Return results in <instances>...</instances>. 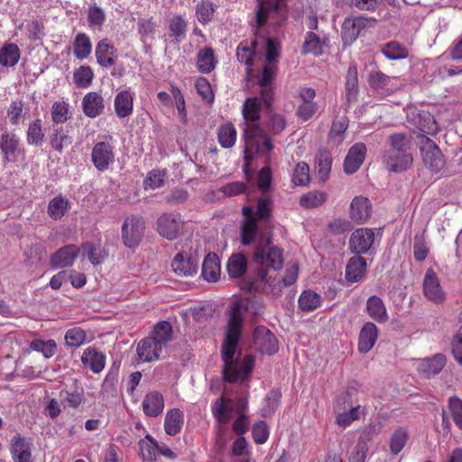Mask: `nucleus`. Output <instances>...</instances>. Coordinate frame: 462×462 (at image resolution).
I'll return each mask as SVG.
<instances>
[{
    "instance_id": "obj_22",
    "label": "nucleus",
    "mask_w": 462,
    "mask_h": 462,
    "mask_svg": "<svg viewBox=\"0 0 462 462\" xmlns=\"http://www.w3.org/2000/svg\"><path fill=\"white\" fill-rule=\"evenodd\" d=\"M81 362L85 367L89 368L93 373H100L106 365V356L94 346L86 348L81 356Z\"/></svg>"
},
{
    "instance_id": "obj_52",
    "label": "nucleus",
    "mask_w": 462,
    "mask_h": 462,
    "mask_svg": "<svg viewBox=\"0 0 462 462\" xmlns=\"http://www.w3.org/2000/svg\"><path fill=\"white\" fill-rule=\"evenodd\" d=\"M383 54L389 60H402L408 57V50L397 42H388L382 49Z\"/></svg>"
},
{
    "instance_id": "obj_30",
    "label": "nucleus",
    "mask_w": 462,
    "mask_h": 462,
    "mask_svg": "<svg viewBox=\"0 0 462 462\" xmlns=\"http://www.w3.org/2000/svg\"><path fill=\"white\" fill-rule=\"evenodd\" d=\"M116 49L106 39L100 41L96 47L97 63L102 67H111L115 64Z\"/></svg>"
},
{
    "instance_id": "obj_45",
    "label": "nucleus",
    "mask_w": 462,
    "mask_h": 462,
    "mask_svg": "<svg viewBox=\"0 0 462 462\" xmlns=\"http://www.w3.org/2000/svg\"><path fill=\"white\" fill-rule=\"evenodd\" d=\"M247 261L242 254H233L226 264L227 273L232 278L242 276L245 273Z\"/></svg>"
},
{
    "instance_id": "obj_8",
    "label": "nucleus",
    "mask_w": 462,
    "mask_h": 462,
    "mask_svg": "<svg viewBox=\"0 0 462 462\" xmlns=\"http://www.w3.org/2000/svg\"><path fill=\"white\" fill-rule=\"evenodd\" d=\"M422 161L431 171L438 172L445 166V160L438 145L428 136L419 137Z\"/></svg>"
},
{
    "instance_id": "obj_57",
    "label": "nucleus",
    "mask_w": 462,
    "mask_h": 462,
    "mask_svg": "<svg viewBox=\"0 0 462 462\" xmlns=\"http://www.w3.org/2000/svg\"><path fill=\"white\" fill-rule=\"evenodd\" d=\"M367 452L368 439L365 437H360L356 445L351 451L348 462H365Z\"/></svg>"
},
{
    "instance_id": "obj_9",
    "label": "nucleus",
    "mask_w": 462,
    "mask_h": 462,
    "mask_svg": "<svg viewBox=\"0 0 462 462\" xmlns=\"http://www.w3.org/2000/svg\"><path fill=\"white\" fill-rule=\"evenodd\" d=\"M145 226L141 217L131 216L125 219L122 226V240L128 248L136 247L143 239Z\"/></svg>"
},
{
    "instance_id": "obj_25",
    "label": "nucleus",
    "mask_w": 462,
    "mask_h": 462,
    "mask_svg": "<svg viewBox=\"0 0 462 462\" xmlns=\"http://www.w3.org/2000/svg\"><path fill=\"white\" fill-rule=\"evenodd\" d=\"M366 261L360 255L353 256L346 266V279L349 282L361 281L366 273Z\"/></svg>"
},
{
    "instance_id": "obj_51",
    "label": "nucleus",
    "mask_w": 462,
    "mask_h": 462,
    "mask_svg": "<svg viewBox=\"0 0 462 462\" xmlns=\"http://www.w3.org/2000/svg\"><path fill=\"white\" fill-rule=\"evenodd\" d=\"M393 79V78L386 76L383 72L374 70L370 73L368 81L371 88L376 90L389 91L393 90L391 86Z\"/></svg>"
},
{
    "instance_id": "obj_54",
    "label": "nucleus",
    "mask_w": 462,
    "mask_h": 462,
    "mask_svg": "<svg viewBox=\"0 0 462 462\" xmlns=\"http://www.w3.org/2000/svg\"><path fill=\"white\" fill-rule=\"evenodd\" d=\"M281 397L282 394L279 391H270L264 399V405L261 410L262 416L268 417L273 414L279 406Z\"/></svg>"
},
{
    "instance_id": "obj_40",
    "label": "nucleus",
    "mask_w": 462,
    "mask_h": 462,
    "mask_svg": "<svg viewBox=\"0 0 462 462\" xmlns=\"http://www.w3.org/2000/svg\"><path fill=\"white\" fill-rule=\"evenodd\" d=\"M257 40L252 42H242L237 46L236 57L240 62L251 66L253 64V59L256 56Z\"/></svg>"
},
{
    "instance_id": "obj_15",
    "label": "nucleus",
    "mask_w": 462,
    "mask_h": 462,
    "mask_svg": "<svg viewBox=\"0 0 462 462\" xmlns=\"http://www.w3.org/2000/svg\"><path fill=\"white\" fill-rule=\"evenodd\" d=\"M414 365L419 374L429 379L443 369L446 365V356L442 354H436L430 357L418 359Z\"/></svg>"
},
{
    "instance_id": "obj_60",
    "label": "nucleus",
    "mask_w": 462,
    "mask_h": 462,
    "mask_svg": "<svg viewBox=\"0 0 462 462\" xmlns=\"http://www.w3.org/2000/svg\"><path fill=\"white\" fill-rule=\"evenodd\" d=\"M86 337V332L80 328H70L65 334L66 344L71 347L80 346L85 342Z\"/></svg>"
},
{
    "instance_id": "obj_41",
    "label": "nucleus",
    "mask_w": 462,
    "mask_h": 462,
    "mask_svg": "<svg viewBox=\"0 0 462 462\" xmlns=\"http://www.w3.org/2000/svg\"><path fill=\"white\" fill-rule=\"evenodd\" d=\"M69 201L62 196H57L50 200L48 215L53 220L60 219L69 208Z\"/></svg>"
},
{
    "instance_id": "obj_42",
    "label": "nucleus",
    "mask_w": 462,
    "mask_h": 462,
    "mask_svg": "<svg viewBox=\"0 0 462 462\" xmlns=\"http://www.w3.org/2000/svg\"><path fill=\"white\" fill-rule=\"evenodd\" d=\"M316 169L320 180H328L332 165V159L328 152L319 151L315 158Z\"/></svg>"
},
{
    "instance_id": "obj_16",
    "label": "nucleus",
    "mask_w": 462,
    "mask_h": 462,
    "mask_svg": "<svg viewBox=\"0 0 462 462\" xmlns=\"http://www.w3.org/2000/svg\"><path fill=\"white\" fill-rule=\"evenodd\" d=\"M254 341L258 350L266 355L278 351V344L274 335L265 327H257L254 332Z\"/></svg>"
},
{
    "instance_id": "obj_46",
    "label": "nucleus",
    "mask_w": 462,
    "mask_h": 462,
    "mask_svg": "<svg viewBox=\"0 0 462 462\" xmlns=\"http://www.w3.org/2000/svg\"><path fill=\"white\" fill-rule=\"evenodd\" d=\"M20 58V50L14 43L5 44L0 49V64L5 67L14 66Z\"/></svg>"
},
{
    "instance_id": "obj_59",
    "label": "nucleus",
    "mask_w": 462,
    "mask_h": 462,
    "mask_svg": "<svg viewBox=\"0 0 462 462\" xmlns=\"http://www.w3.org/2000/svg\"><path fill=\"white\" fill-rule=\"evenodd\" d=\"M46 249L41 244L32 245L24 251L25 261L27 262V264L40 263L42 258L46 256Z\"/></svg>"
},
{
    "instance_id": "obj_23",
    "label": "nucleus",
    "mask_w": 462,
    "mask_h": 462,
    "mask_svg": "<svg viewBox=\"0 0 462 462\" xmlns=\"http://www.w3.org/2000/svg\"><path fill=\"white\" fill-rule=\"evenodd\" d=\"M162 347L151 337L142 339L136 348L139 358L145 362H152L160 357Z\"/></svg>"
},
{
    "instance_id": "obj_34",
    "label": "nucleus",
    "mask_w": 462,
    "mask_h": 462,
    "mask_svg": "<svg viewBox=\"0 0 462 462\" xmlns=\"http://www.w3.org/2000/svg\"><path fill=\"white\" fill-rule=\"evenodd\" d=\"M183 424V412L179 409L170 410L165 416L164 429L168 435L178 434Z\"/></svg>"
},
{
    "instance_id": "obj_53",
    "label": "nucleus",
    "mask_w": 462,
    "mask_h": 462,
    "mask_svg": "<svg viewBox=\"0 0 462 462\" xmlns=\"http://www.w3.org/2000/svg\"><path fill=\"white\" fill-rule=\"evenodd\" d=\"M358 92V77L356 66H350L346 77V93L348 101L356 98Z\"/></svg>"
},
{
    "instance_id": "obj_64",
    "label": "nucleus",
    "mask_w": 462,
    "mask_h": 462,
    "mask_svg": "<svg viewBox=\"0 0 462 462\" xmlns=\"http://www.w3.org/2000/svg\"><path fill=\"white\" fill-rule=\"evenodd\" d=\"M448 410L457 427L462 430V400L457 397L449 398Z\"/></svg>"
},
{
    "instance_id": "obj_32",
    "label": "nucleus",
    "mask_w": 462,
    "mask_h": 462,
    "mask_svg": "<svg viewBox=\"0 0 462 462\" xmlns=\"http://www.w3.org/2000/svg\"><path fill=\"white\" fill-rule=\"evenodd\" d=\"M171 267L174 273L180 276H191L198 270V264L191 258H185L182 254H178L174 257Z\"/></svg>"
},
{
    "instance_id": "obj_6",
    "label": "nucleus",
    "mask_w": 462,
    "mask_h": 462,
    "mask_svg": "<svg viewBox=\"0 0 462 462\" xmlns=\"http://www.w3.org/2000/svg\"><path fill=\"white\" fill-rule=\"evenodd\" d=\"M254 242H257L254 254L255 263H266L274 270L282 268L283 264L282 250L275 245H271L269 236L260 235Z\"/></svg>"
},
{
    "instance_id": "obj_55",
    "label": "nucleus",
    "mask_w": 462,
    "mask_h": 462,
    "mask_svg": "<svg viewBox=\"0 0 462 462\" xmlns=\"http://www.w3.org/2000/svg\"><path fill=\"white\" fill-rule=\"evenodd\" d=\"M44 139V133L42 128L41 119H36L32 122L27 130V142L30 144L39 146L42 143Z\"/></svg>"
},
{
    "instance_id": "obj_3",
    "label": "nucleus",
    "mask_w": 462,
    "mask_h": 462,
    "mask_svg": "<svg viewBox=\"0 0 462 462\" xmlns=\"http://www.w3.org/2000/svg\"><path fill=\"white\" fill-rule=\"evenodd\" d=\"M248 406L246 396L236 398H224L217 400L213 406V414L221 423H226L233 417H236L233 423V430L237 434H244L249 427L248 417L245 411Z\"/></svg>"
},
{
    "instance_id": "obj_11",
    "label": "nucleus",
    "mask_w": 462,
    "mask_h": 462,
    "mask_svg": "<svg viewBox=\"0 0 462 462\" xmlns=\"http://www.w3.org/2000/svg\"><path fill=\"white\" fill-rule=\"evenodd\" d=\"M423 294L430 301L440 304L446 300V293L440 285L437 273L428 269L423 278Z\"/></svg>"
},
{
    "instance_id": "obj_17",
    "label": "nucleus",
    "mask_w": 462,
    "mask_h": 462,
    "mask_svg": "<svg viewBox=\"0 0 462 462\" xmlns=\"http://www.w3.org/2000/svg\"><path fill=\"white\" fill-rule=\"evenodd\" d=\"M372 206L369 199L364 196L355 197L349 207L350 218L357 223L363 224L371 217Z\"/></svg>"
},
{
    "instance_id": "obj_38",
    "label": "nucleus",
    "mask_w": 462,
    "mask_h": 462,
    "mask_svg": "<svg viewBox=\"0 0 462 462\" xmlns=\"http://www.w3.org/2000/svg\"><path fill=\"white\" fill-rule=\"evenodd\" d=\"M19 140L15 134L5 131L0 137V149L7 161L15 155Z\"/></svg>"
},
{
    "instance_id": "obj_48",
    "label": "nucleus",
    "mask_w": 462,
    "mask_h": 462,
    "mask_svg": "<svg viewBox=\"0 0 462 462\" xmlns=\"http://www.w3.org/2000/svg\"><path fill=\"white\" fill-rule=\"evenodd\" d=\"M218 142L224 148L232 147L236 141V130L233 124L226 123L218 129Z\"/></svg>"
},
{
    "instance_id": "obj_7",
    "label": "nucleus",
    "mask_w": 462,
    "mask_h": 462,
    "mask_svg": "<svg viewBox=\"0 0 462 462\" xmlns=\"http://www.w3.org/2000/svg\"><path fill=\"white\" fill-rule=\"evenodd\" d=\"M286 19L284 0H257L256 23L263 26L270 21L278 24Z\"/></svg>"
},
{
    "instance_id": "obj_12",
    "label": "nucleus",
    "mask_w": 462,
    "mask_h": 462,
    "mask_svg": "<svg viewBox=\"0 0 462 462\" xmlns=\"http://www.w3.org/2000/svg\"><path fill=\"white\" fill-rule=\"evenodd\" d=\"M374 242V232L371 228L362 227L355 230L349 239V248L356 254H366Z\"/></svg>"
},
{
    "instance_id": "obj_13",
    "label": "nucleus",
    "mask_w": 462,
    "mask_h": 462,
    "mask_svg": "<svg viewBox=\"0 0 462 462\" xmlns=\"http://www.w3.org/2000/svg\"><path fill=\"white\" fill-rule=\"evenodd\" d=\"M183 222L180 215L164 213L157 220V230L163 237L173 240L178 237Z\"/></svg>"
},
{
    "instance_id": "obj_26",
    "label": "nucleus",
    "mask_w": 462,
    "mask_h": 462,
    "mask_svg": "<svg viewBox=\"0 0 462 462\" xmlns=\"http://www.w3.org/2000/svg\"><path fill=\"white\" fill-rule=\"evenodd\" d=\"M143 411L146 416L157 417L164 407V400L161 393L157 391L147 393L142 403Z\"/></svg>"
},
{
    "instance_id": "obj_10",
    "label": "nucleus",
    "mask_w": 462,
    "mask_h": 462,
    "mask_svg": "<svg viewBox=\"0 0 462 462\" xmlns=\"http://www.w3.org/2000/svg\"><path fill=\"white\" fill-rule=\"evenodd\" d=\"M91 161L97 171L108 170L115 162L114 146L107 142H97L92 149Z\"/></svg>"
},
{
    "instance_id": "obj_28",
    "label": "nucleus",
    "mask_w": 462,
    "mask_h": 462,
    "mask_svg": "<svg viewBox=\"0 0 462 462\" xmlns=\"http://www.w3.org/2000/svg\"><path fill=\"white\" fill-rule=\"evenodd\" d=\"M11 452L14 462H31V445L19 434L12 439Z\"/></svg>"
},
{
    "instance_id": "obj_39",
    "label": "nucleus",
    "mask_w": 462,
    "mask_h": 462,
    "mask_svg": "<svg viewBox=\"0 0 462 462\" xmlns=\"http://www.w3.org/2000/svg\"><path fill=\"white\" fill-rule=\"evenodd\" d=\"M220 276V261L216 254H208L204 258V280L216 282Z\"/></svg>"
},
{
    "instance_id": "obj_33",
    "label": "nucleus",
    "mask_w": 462,
    "mask_h": 462,
    "mask_svg": "<svg viewBox=\"0 0 462 462\" xmlns=\"http://www.w3.org/2000/svg\"><path fill=\"white\" fill-rule=\"evenodd\" d=\"M115 109L118 117L124 118L133 112V96L128 90L120 91L115 98Z\"/></svg>"
},
{
    "instance_id": "obj_20",
    "label": "nucleus",
    "mask_w": 462,
    "mask_h": 462,
    "mask_svg": "<svg viewBox=\"0 0 462 462\" xmlns=\"http://www.w3.org/2000/svg\"><path fill=\"white\" fill-rule=\"evenodd\" d=\"M366 153V147L364 143H358L353 145L345 159L344 170L346 173L356 172L363 163Z\"/></svg>"
},
{
    "instance_id": "obj_29",
    "label": "nucleus",
    "mask_w": 462,
    "mask_h": 462,
    "mask_svg": "<svg viewBox=\"0 0 462 462\" xmlns=\"http://www.w3.org/2000/svg\"><path fill=\"white\" fill-rule=\"evenodd\" d=\"M412 121L416 127L425 134H436L439 132V126L435 118L429 112L420 111L412 114Z\"/></svg>"
},
{
    "instance_id": "obj_47",
    "label": "nucleus",
    "mask_w": 462,
    "mask_h": 462,
    "mask_svg": "<svg viewBox=\"0 0 462 462\" xmlns=\"http://www.w3.org/2000/svg\"><path fill=\"white\" fill-rule=\"evenodd\" d=\"M321 304L319 294L312 291H304L299 298V307L303 311H312L318 309Z\"/></svg>"
},
{
    "instance_id": "obj_18",
    "label": "nucleus",
    "mask_w": 462,
    "mask_h": 462,
    "mask_svg": "<svg viewBox=\"0 0 462 462\" xmlns=\"http://www.w3.org/2000/svg\"><path fill=\"white\" fill-rule=\"evenodd\" d=\"M383 161L392 171H403L412 163V156L408 152L386 151Z\"/></svg>"
},
{
    "instance_id": "obj_27",
    "label": "nucleus",
    "mask_w": 462,
    "mask_h": 462,
    "mask_svg": "<svg viewBox=\"0 0 462 462\" xmlns=\"http://www.w3.org/2000/svg\"><path fill=\"white\" fill-rule=\"evenodd\" d=\"M366 414L365 406L356 405L347 411H337L336 413L335 423L341 428L349 427L354 421L359 420Z\"/></svg>"
},
{
    "instance_id": "obj_2",
    "label": "nucleus",
    "mask_w": 462,
    "mask_h": 462,
    "mask_svg": "<svg viewBox=\"0 0 462 462\" xmlns=\"http://www.w3.org/2000/svg\"><path fill=\"white\" fill-rule=\"evenodd\" d=\"M262 101L259 97L246 98L243 105V140L245 159L250 160L254 154L268 156L273 149L271 138L259 126Z\"/></svg>"
},
{
    "instance_id": "obj_50",
    "label": "nucleus",
    "mask_w": 462,
    "mask_h": 462,
    "mask_svg": "<svg viewBox=\"0 0 462 462\" xmlns=\"http://www.w3.org/2000/svg\"><path fill=\"white\" fill-rule=\"evenodd\" d=\"M408 440V431L404 428H398L392 434L389 441L391 453L393 455L399 454L406 445Z\"/></svg>"
},
{
    "instance_id": "obj_49",
    "label": "nucleus",
    "mask_w": 462,
    "mask_h": 462,
    "mask_svg": "<svg viewBox=\"0 0 462 462\" xmlns=\"http://www.w3.org/2000/svg\"><path fill=\"white\" fill-rule=\"evenodd\" d=\"M348 127V120L346 116L336 119L331 126L329 132V141L335 144H339L343 142L345 132Z\"/></svg>"
},
{
    "instance_id": "obj_44",
    "label": "nucleus",
    "mask_w": 462,
    "mask_h": 462,
    "mask_svg": "<svg viewBox=\"0 0 462 462\" xmlns=\"http://www.w3.org/2000/svg\"><path fill=\"white\" fill-rule=\"evenodd\" d=\"M71 143L72 140L69 135L68 129L59 125L53 127V134L51 136V144L55 151L62 152L64 146Z\"/></svg>"
},
{
    "instance_id": "obj_35",
    "label": "nucleus",
    "mask_w": 462,
    "mask_h": 462,
    "mask_svg": "<svg viewBox=\"0 0 462 462\" xmlns=\"http://www.w3.org/2000/svg\"><path fill=\"white\" fill-rule=\"evenodd\" d=\"M327 46V38L319 37L313 32H309L303 43V51L316 56L321 55Z\"/></svg>"
},
{
    "instance_id": "obj_19",
    "label": "nucleus",
    "mask_w": 462,
    "mask_h": 462,
    "mask_svg": "<svg viewBox=\"0 0 462 462\" xmlns=\"http://www.w3.org/2000/svg\"><path fill=\"white\" fill-rule=\"evenodd\" d=\"M79 254V249L75 245H68L60 248L51 257L52 268H64L71 266Z\"/></svg>"
},
{
    "instance_id": "obj_61",
    "label": "nucleus",
    "mask_w": 462,
    "mask_h": 462,
    "mask_svg": "<svg viewBox=\"0 0 462 462\" xmlns=\"http://www.w3.org/2000/svg\"><path fill=\"white\" fill-rule=\"evenodd\" d=\"M60 399L64 407L73 409L78 408L85 400L83 393L78 392L69 393L68 391L60 392Z\"/></svg>"
},
{
    "instance_id": "obj_63",
    "label": "nucleus",
    "mask_w": 462,
    "mask_h": 462,
    "mask_svg": "<svg viewBox=\"0 0 462 462\" xmlns=\"http://www.w3.org/2000/svg\"><path fill=\"white\" fill-rule=\"evenodd\" d=\"M69 107L65 102H55L51 106V118L57 125L65 123L69 118Z\"/></svg>"
},
{
    "instance_id": "obj_36",
    "label": "nucleus",
    "mask_w": 462,
    "mask_h": 462,
    "mask_svg": "<svg viewBox=\"0 0 462 462\" xmlns=\"http://www.w3.org/2000/svg\"><path fill=\"white\" fill-rule=\"evenodd\" d=\"M172 326L170 322L160 321L153 327L151 337L163 348L172 339Z\"/></svg>"
},
{
    "instance_id": "obj_37",
    "label": "nucleus",
    "mask_w": 462,
    "mask_h": 462,
    "mask_svg": "<svg viewBox=\"0 0 462 462\" xmlns=\"http://www.w3.org/2000/svg\"><path fill=\"white\" fill-rule=\"evenodd\" d=\"M141 456L143 462H155L158 454V442L149 434L145 439H140L138 442Z\"/></svg>"
},
{
    "instance_id": "obj_4",
    "label": "nucleus",
    "mask_w": 462,
    "mask_h": 462,
    "mask_svg": "<svg viewBox=\"0 0 462 462\" xmlns=\"http://www.w3.org/2000/svg\"><path fill=\"white\" fill-rule=\"evenodd\" d=\"M273 200L269 196L259 199L256 211L254 212L251 207H244L243 214L245 220L241 229V242L244 245H249L256 240L262 232L263 222H267L272 215Z\"/></svg>"
},
{
    "instance_id": "obj_43",
    "label": "nucleus",
    "mask_w": 462,
    "mask_h": 462,
    "mask_svg": "<svg viewBox=\"0 0 462 462\" xmlns=\"http://www.w3.org/2000/svg\"><path fill=\"white\" fill-rule=\"evenodd\" d=\"M92 45L89 37L83 32L78 33L73 42V53L79 60H84L91 53Z\"/></svg>"
},
{
    "instance_id": "obj_5",
    "label": "nucleus",
    "mask_w": 462,
    "mask_h": 462,
    "mask_svg": "<svg viewBox=\"0 0 462 462\" xmlns=\"http://www.w3.org/2000/svg\"><path fill=\"white\" fill-rule=\"evenodd\" d=\"M279 54V43L277 41L272 38L265 40V58L268 61L263 68L262 75L259 79V85L261 87V95L263 102L269 105V102L273 96V88L271 84L276 75V66L273 64V61L277 58Z\"/></svg>"
},
{
    "instance_id": "obj_56",
    "label": "nucleus",
    "mask_w": 462,
    "mask_h": 462,
    "mask_svg": "<svg viewBox=\"0 0 462 462\" xmlns=\"http://www.w3.org/2000/svg\"><path fill=\"white\" fill-rule=\"evenodd\" d=\"M327 200V194L323 191H312L305 194L300 199V205L306 208H313L321 206Z\"/></svg>"
},
{
    "instance_id": "obj_1",
    "label": "nucleus",
    "mask_w": 462,
    "mask_h": 462,
    "mask_svg": "<svg viewBox=\"0 0 462 462\" xmlns=\"http://www.w3.org/2000/svg\"><path fill=\"white\" fill-rule=\"evenodd\" d=\"M244 309L245 307L241 301H236L232 304L227 330L221 349L224 362V378L231 383L247 380L254 363L252 356H245L242 360L236 357L237 343L241 334Z\"/></svg>"
},
{
    "instance_id": "obj_21",
    "label": "nucleus",
    "mask_w": 462,
    "mask_h": 462,
    "mask_svg": "<svg viewBox=\"0 0 462 462\" xmlns=\"http://www.w3.org/2000/svg\"><path fill=\"white\" fill-rule=\"evenodd\" d=\"M378 338V328L373 322H365L358 337V351L368 353L375 345Z\"/></svg>"
},
{
    "instance_id": "obj_58",
    "label": "nucleus",
    "mask_w": 462,
    "mask_h": 462,
    "mask_svg": "<svg viewBox=\"0 0 462 462\" xmlns=\"http://www.w3.org/2000/svg\"><path fill=\"white\" fill-rule=\"evenodd\" d=\"M310 180L309 165L304 162L297 163L292 173V182L297 186H303L308 184Z\"/></svg>"
},
{
    "instance_id": "obj_31",
    "label": "nucleus",
    "mask_w": 462,
    "mask_h": 462,
    "mask_svg": "<svg viewBox=\"0 0 462 462\" xmlns=\"http://www.w3.org/2000/svg\"><path fill=\"white\" fill-rule=\"evenodd\" d=\"M366 310L369 317L377 322L387 320V311L383 301L378 296H371L366 301Z\"/></svg>"
},
{
    "instance_id": "obj_62",
    "label": "nucleus",
    "mask_w": 462,
    "mask_h": 462,
    "mask_svg": "<svg viewBox=\"0 0 462 462\" xmlns=\"http://www.w3.org/2000/svg\"><path fill=\"white\" fill-rule=\"evenodd\" d=\"M187 24L181 16H174L169 25L171 36L175 38L177 42H180L185 36Z\"/></svg>"
},
{
    "instance_id": "obj_24",
    "label": "nucleus",
    "mask_w": 462,
    "mask_h": 462,
    "mask_svg": "<svg viewBox=\"0 0 462 462\" xmlns=\"http://www.w3.org/2000/svg\"><path fill=\"white\" fill-rule=\"evenodd\" d=\"M104 99L97 92H89L83 97L82 108L84 114L91 118H95L102 114L104 110Z\"/></svg>"
},
{
    "instance_id": "obj_14",
    "label": "nucleus",
    "mask_w": 462,
    "mask_h": 462,
    "mask_svg": "<svg viewBox=\"0 0 462 462\" xmlns=\"http://www.w3.org/2000/svg\"><path fill=\"white\" fill-rule=\"evenodd\" d=\"M370 21L364 16L346 18L341 30V37L345 45H351L360 34V32L367 27Z\"/></svg>"
}]
</instances>
